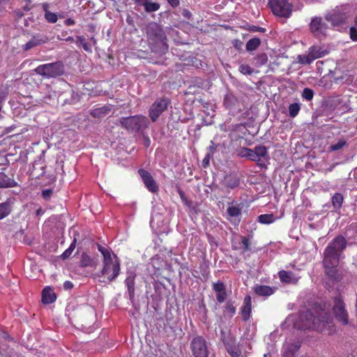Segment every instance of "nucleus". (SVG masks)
<instances>
[{
    "label": "nucleus",
    "instance_id": "bb28decb",
    "mask_svg": "<svg viewBox=\"0 0 357 357\" xmlns=\"http://www.w3.org/2000/svg\"><path fill=\"white\" fill-rule=\"evenodd\" d=\"M110 110L111 109L109 107L103 106L91 110L90 114L94 118L101 119L108 114Z\"/></svg>",
    "mask_w": 357,
    "mask_h": 357
},
{
    "label": "nucleus",
    "instance_id": "13d9d810",
    "mask_svg": "<svg viewBox=\"0 0 357 357\" xmlns=\"http://www.w3.org/2000/svg\"><path fill=\"white\" fill-rule=\"evenodd\" d=\"M250 30L253 31H259V32H264L265 31V29L264 28L260 27V26H254V25L250 28Z\"/></svg>",
    "mask_w": 357,
    "mask_h": 357
},
{
    "label": "nucleus",
    "instance_id": "4468645a",
    "mask_svg": "<svg viewBox=\"0 0 357 357\" xmlns=\"http://www.w3.org/2000/svg\"><path fill=\"white\" fill-rule=\"evenodd\" d=\"M328 29L327 24L321 17H315L312 19L310 29L314 37L322 39L326 36Z\"/></svg>",
    "mask_w": 357,
    "mask_h": 357
},
{
    "label": "nucleus",
    "instance_id": "ea45409f",
    "mask_svg": "<svg viewBox=\"0 0 357 357\" xmlns=\"http://www.w3.org/2000/svg\"><path fill=\"white\" fill-rule=\"evenodd\" d=\"M77 43H79L80 45L83 47V49L88 52H91V47L86 42V39L84 36H79L77 37Z\"/></svg>",
    "mask_w": 357,
    "mask_h": 357
},
{
    "label": "nucleus",
    "instance_id": "5701e85b",
    "mask_svg": "<svg viewBox=\"0 0 357 357\" xmlns=\"http://www.w3.org/2000/svg\"><path fill=\"white\" fill-rule=\"evenodd\" d=\"M56 300V295L54 289L50 287H46L42 291V301L44 304L53 303Z\"/></svg>",
    "mask_w": 357,
    "mask_h": 357
},
{
    "label": "nucleus",
    "instance_id": "20e7f679",
    "mask_svg": "<svg viewBox=\"0 0 357 357\" xmlns=\"http://www.w3.org/2000/svg\"><path fill=\"white\" fill-rule=\"evenodd\" d=\"M347 247V241L342 235L335 236L326 246L323 259L328 261H340L342 252Z\"/></svg>",
    "mask_w": 357,
    "mask_h": 357
},
{
    "label": "nucleus",
    "instance_id": "4d7b16f0",
    "mask_svg": "<svg viewBox=\"0 0 357 357\" xmlns=\"http://www.w3.org/2000/svg\"><path fill=\"white\" fill-rule=\"evenodd\" d=\"M73 287V284L70 281H66L63 283V288L66 290H70Z\"/></svg>",
    "mask_w": 357,
    "mask_h": 357
},
{
    "label": "nucleus",
    "instance_id": "393cba45",
    "mask_svg": "<svg viewBox=\"0 0 357 357\" xmlns=\"http://www.w3.org/2000/svg\"><path fill=\"white\" fill-rule=\"evenodd\" d=\"M136 275L130 273L125 280V284L128 288V291L130 300H133L135 298V281Z\"/></svg>",
    "mask_w": 357,
    "mask_h": 357
},
{
    "label": "nucleus",
    "instance_id": "ddd939ff",
    "mask_svg": "<svg viewBox=\"0 0 357 357\" xmlns=\"http://www.w3.org/2000/svg\"><path fill=\"white\" fill-rule=\"evenodd\" d=\"M332 310L340 323L344 326L349 324V314L345 308V303L340 297L334 298Z\"/></svg>",
    "mask_w": 357,
    "mask_h": 357
},
{
    "label": "nucleus",
    "instance_id": "6ab92c4d",
    "mask_svg": "<svg viewBox=\"0 0 357 357\" xmlns=\"http://www.w3.org/2000/svg\"><path fill=\"white\" fill-rule=\"evenodd\" d=\"M251 312L252 298L250 296L248 295L244 298L243 305L240 310V314L243 321H247L250 319Z\"/></svg>",
    "mask_w": 357,
    "mask_h": 357
},
{
    "label": "nucleus",
    "instance_id": "a211bd4d",
    "mask_svg": "<svg viewBox=\"0 0 357 357\" xmlns=\"http://www.w3.org/2000/svg\"><path fill=\"white\" fill-rule=\"evenodd\" d=\"M222 185L227 190L234 189L239 186L240 178L233 173L226 174L222 181Z\"/></svg>",
    "mask_w": 357,
    "mask_h": 357
},
{
    "label": "nucleus",
    "instance_id": "c03bdc74",
    "mask_svg": "<svg viewBox=\"0 0 357 357\" xmlns=\"http://www.w3.org/2000/svg\"><path fill=\"white\" fill-rule=\"evenodd\" d=\"M45 20L50 22V23H55L56 22L58 17L56 13L50 12V11H46L45 13Z\"/></svg>",
    "mask_w": 357,
    "mask_h": 357
},
{
    "label": "nucleus",
    "instance_id": "39448f33",
    "mask_svg": "<svg viewBox=\"0 0 357 357\" xmlns=\"http://www.w3.org/2000/svg\"><path fill=\"white\" fill-rule=\"evenodd\" d=\"M119 125L128 132H139L149 128L150 121L146 116L138 114L121 117Z\"/></svg>",
    "mask_w": 357,
    "mask_h": 357
},
{
    "label": "nucleus",
    "instance_id": "6e6552de",
    "mask_svg": "<svg viewBox=\"0 0 357 357\" xmlns=\"http://www.w3.org/2000/svg\"><path fill=\"white\" fill-rule=\"evenodd\" d=\"M190 348L193 357H208V344L202 335H197L192 339Z\"/></svg>",
    "mask_w": 357,
    "mask_h": 357
},
{
    "label": "nucleus",
    "instance_id": "423d86ee",
    "mask_svg": "<svg viewBox=\"0 0 357 357\" xmlns=\"http://www.w3.org/2000/svg\"><path fill=\"white\" fill-rule=\"evenodd\" d=\"M35 72L37 75L47 78L56 77L62 75L65 72L64 64L62 61H56L39 65Z\"/></svg>",
    "mask_w": 357,
    "mask_h": 357
},
{
    "label": "nucleus",
    "instance_id": "052dcab7",
    "mask_svg": "<svg viewBox=\"0 0 357 357\" xmlns=\"http://www.w3.org/2000/svg\"><path fill=\"white\" fill-rule=\"evenodd\" d=\"M282 357H296V356L286 349Z\"/></svg>",
    "mask_w": 357,
    "mask_h": 357
},
{
    "label": "nucleus",
    "instance_id": "774afa93",
    "mask_svg": "<svg viewBox=\"0 0 357 357\" xmlns=\"http://www.w3.org/2000/svg\"><path fill=\"white\" fill-rule=\"evenodd\" d=\"M146 144H147V146H148L149 145V144H150V140H149V138L147 139Z\"/></svg>",
    "mask_w": 357,
    "mask_h": 357
},
{
    "label": "nucleus",
    "instance_id": "c756f323",
    "mask_svg": "<svg viewBox=\"0 0 357 357\" xmlns=\"http://www.w3.org/2000/svg\"><path fill=\"white\" fill-rule=\"evenodd\" d=\"M344 202V197L340 192H336L331 198V202L333 208L336 210L342 208Z\"/></svg>",
    "mask_w": 357,
    "mask_h": 357
},
{
    "label": "nucleus",
    "instance_id": "09e8293b",
    "mask_svg": "<svg viewBox=\"0 0 357 357\" xmlns=\"http://www.w3.org/2000/svg\"><path fill=\"white\" fill-rule=\"evenodd\" d=\"M178 194L180 198L181 199V200L183 201V202L185 205H187V206H190V202L188 200L187 197H185V195L184 192L181 188L178 189Z\"/></svg>",
    "mask_w": 357,
    "mask_h": 357
},
{
    "label": "nucleus",
    "instance_id": "72a5a7b5",
    "mask_svg": "<svg viewBox=\"0 0 357 357\" xmlns=\"http://www.w3.org/2000/svg\"><path fill=\"white\" fill-rule=\"evenodd\" d=\"M11 211V206L9 202L0 203V220L6 218L10 214Z\"/></svg>",
    "mask_w": 357,
    "mask_h": 357
},
{
    "label": "nucleus",
    "instance_id": "f257e3e1",
    "mask_svg": "<svg viewBox=\"0 0 357 357\" xmlns=\"http://www.w3.org/2000/svg\"><path fill=\"white\" fill-rule=\"evenodd\" d=\"M307 323L305 328L313 329L320 333L331 335L335 332V326L333 318L324 310H314V312L307 311L305 315Z\"/></svg>",
    "mask_w": 357,
    "mask_h": 357
},
{
    "label": "nucleus",
    "instance_id": "e2e57ef3",
    "mask_svg": "<svg viewBox=\"0 0 357 357\" xmlns=\"http://www.w3.org/2000/svg\"><path fill=\"white\" fill-rule=\"evenodd\" d=\"M63 40L67 42H70V43H73L75 41L73 37H72V36H68V37L64 38Z\"/></svg>",
    "mask_w": 357,
    "mask_h": 357
},
{
    "label": "nucleus",
    "instance_id": "7c9ffc66",
    "mask_svg": "<svg viewBox=\"0 0 357 357\" xmlns=\"http://www.w3.org/2000/svg\"><path fill=\"white\" fill-rule=\"evenodd\" d=\"M225 317L231 318L236 314V307L231 301H228L226 303L225 310L223 311Z\"/></svg>",
    "mask_w": 357,
    "mask_h": 357
},
{
    "label": "nucleus",
    "instance_id": "cd10ccee",
    "mask_svg": "<svg viewBox=\"0 0 357 357\" xmlns=\"http://www.w3.org/2000/svg\"><path fill=\"white\" fill-rule=\"evenodd\" d=\"M238 103L237 98L232 93H227L224 98V105L228 109H233Z\"/></svg>",
    "mask_w": 357,
    "mask_h": 357
},
{
    "label": "nucleus",
    "instance_id": "aec40b11",
    "mask_svg": "<svg viewBox=\"0 0 357 357\" xmlns=\"http://www.w3.org/2000/svg\"><path fill=\"white\" fill-rule=\"evenodd\" d=\"M48 38L45 36H33L26 44L22 46L24 51H28L36 46L47 43Z\"/></svg>",
    "mask_w": 357,
    "mask_h": 357
},
{
    "label": "nucleus",
    "instance_id": "58836bf2",
    "mask_svg": "<svg viewBox=\"0 0 357 357\" xmlns=\"http://www.w3.org/2000/svg\"><path fill=\"white\" fill-rule=\"evenodd\" d=\"M254 150L255 151L257 157H258L259 161L261 160V158L265 157L268 154L266 147L262 145L256 146Z\"/></svg>",
    "mask_w": 357,
    "mask_h": 357
},
{
    "label": "nucleus",
    "instance_id": "b1692460",
    "mask_svg": "<svg viewBox=\"0 0 357 357\" xmlns=\"http://www.w3.org/2000/svg\"><path fill=\"white\" fill-rule=\"evenodd\" d=\"M278 277L283 283L296 284L298 282V279L295 277L294 273L291 271H280L278 272Z\"/></svg>",
    "mask_w": 357,
    "mask_h": 357
},
{
    "label": "nucleus",
    "instance_id": "f704fd0d",
    "mask_svg": "<svg viewBox=\"0 0 357 357\" xmlns=\"http://www.w3.org/2000/svg\"><path fill=\"white\" fill-rule=\"evenodd\" d=\"M275 218L273 214H262L258 216V221L261 224H271L274 222Z\"/></svg>",
    "mask_w": 357,
    "mask_h": 357
},
{
    "label": "nucleus",
    "instance_id": "f3484780",
    "mask_svg": "<svg viewBox=\"0 0 357 357\" xmlns=\"http://www.w3.org/2000/svg\"><path fill=\"white\" fill-rule=\"evenodd\" d=\"M340 261H328L323 259L322 264L324 268V273L328 278L333 280H337V269Z\"/></svg>",
    "mask_w": 357,
    "mask_h": 357
},
{
    "label": "nucleus",
    "instance_id": "8fccbe9b",
    "mask_svg": "<svg viewBox=\"0 0 357 357\" xmlns=\"http://www.w3.org/2000/svg\"><path fill=\"white\" fill-rule=\"evenodd\" d=\"M350 38L353 41H357V27L352 26L349 29Z\"/></svg>",
    "mask_w": 357,
    "mask_h": 357
},
{
    "label": "nucleus",
    "instance_id": "9d476101",
    "mask_svg": "<svg viewBox=\"0 0 357 357\" xmlns=\"http://www.w3.org/2000/svg\"><path fill=\"white\" fill-rule=\"evenodd\" d=\"M328 52L319 46L313 45L308 50L307 54H300L297 56L298 62L303 65L310 64L315 59L328 54Z\"/></svg>",
    "mask_w": 357,
    "mask_h": 357
},
{
    "label": "nucleus",
    "instance_id": "4be33fe9",
    "mask_svg": "<svg viewBox=\"0 0 357 357\" xmlns=\"http://www.w3.org/2000/svg\"><path fill=\"white\" fill-rule=\"evenodd\" d=\"M213 289L216 292V299L218 303H223L227 296L226 285L223 282L218 281L213 284Z\"/></svg>",
    "mask_w": 357,
    "mask_h": 357
},
{
    "label": "nucleus",
    "instance_id": "5fc2aeb1",
    "mask_svg": "<svg viewBox=\"0 0 357 357\" xmlns=\"http://www.w3.org/2000/svg\"><path fill=\"white\" fill-rule=\"evenodd\" d=\"M167 1L173 8H176L180 4L179 0H167Z\"/></svg>",
    "mask_w": 357,
    "mask_h": 357
},
{
    "label": "nucleus",
    "instance_id": "a878e982",
    "mask_svg": "<svg viewBox=\"0 0 357 357\" xmlns=\"http://www.w3.org/2000/svg\"><path fill=\"white\" fill-rule=\"evenodd\" d=\"M275 288L267 285H257L255 287L256 294L261 296H269L275 293Z\"/></svg>",
    "mask_w": 357,
    "mask_h": 357
},
{
    "label": "nucleus",
    "instance_id": "3c124183",
    "mask_svg": "<svg viewBox=\"0 0 357 357\" xmlns=\"http://www.w3.org/2000/svg\"><path fill=\"white\" fill-rule=\"evenodd\" d=\"M213 157L211 153H207L202 160V166L204 168H206L209 165L210 160Z\"/></svg>",
    "mask_w": 357,
    "mask_h": 357
},
{
    "label": "nucleus",
    "instance_id": "6e6d98bb",
    "mask_svg": "<svg viewBox=\"0 0 357 357\" xmlns=\"http://www.w3.org/2000/svg\"><path fill=\"white\" fill-rule=\"evenodd\" d=\"M215 149H216V146L215 144V143L211 141V145L209 146L208 147V153H211V155H213V153L215 151Z\"/></svg>",
    "mask_w": 357,
    "mask_h": 357
},
{
    "label": "nucleus",
    "instance_id": "bf43d9fd",
    "mask_svg": "<svg viewBox=\"0 0 357 357\" xmlns=\"http://www.w3.org/2000/svg\"><path fill=\"white\" fill-rule=\"evenodd\" d=\"M75 24V22L72 18H68L64 21V24L66 26H73Z\"/></svg>",
    "mask_w": 357,
    "mask_h": 357
},
{
    "label": "nucleus",
    "instance_id": "0eeeda50",
    "mask_svg": "<svg viewBox=\"0 0 357 357\" xmlns=\"http://www.w3.org/2000/svg\"><path fill=\"white\" fill-rule=\"evenodd\" d=\"M171 104V100L165 96L158 98L151 105L149 110V116L152 122L158 121L160 115L167 110Z\"/></svg>",
    "mask_w": 357,
    "mask_h": 357
},
{
    "label": "nucleus",
    "instance_id": "473e14b6",
    "mask_svg": "<svg viewBox=\"0 0 357 357\" xmlns=\"http://www.w3.org/2000/svg\"><path fill=\"white\" fill-rule=\"evenodd\" d=\"M268 61V56L266 53H261L254 57V64L257 67L264 66Z\"/></svg>",
    "mask_w": 357,
    "mask_h": 357
},
{
    "label": "nucleus",
    "instance_id": "338daca9",
    "mask_svg": "<svg viewBox=\"0 0 357 357\" xmlns=\"http://www.w3.org/2000/svg\"><path fill=\"white\" fill-rule=\"evenodd\" d=\"M127 22L128 24H131V22H132V20H130L129 18L127 19Z\"/></svg>",
    "mask_w": 357,
    "mask_h": 357
},
{
    "label": "nucleus",
    "instance_id": "69168bd1",
    "mask_svg": "<svg viewBox=\"0 0 357 357\" xmlns=\"http://www.w3.org/2000/svg\"><path fill=\"white\" fill-rule=\"evenodd\" d=\"M91 40L93 41V44H96V40L94 38V37L91 38Z\"/></svg>",
    "mask_w": 357,
    "mask_h": 357
},
{
    "label": "nucleus",
    "instance_id": "864d4df0",
    "mask_svg": "<svg viewBox=\"0 0 357 357\" xmlns=\"http://www.w3.org/2000/svg\"><path fill=\"white\" fill-rule=\"evenodd\" d=\"M52 194L53 190L52 189H45L42 191V196L45 200L50 199Z\"/></svg>",
    "mask_w": 357,
    "mask_h": 357
},
{
    "label": "nucleus",
    "instance_id": "79ce46f5",
    "mask_svg": "<svg viewBox=\"0 0 357 357\" xmlns=\"http://www.w3.org/2000/svg\"><path fill=\"white\" fill-rule=\"evenodd\" d=\"M300 348L301 343L299 342H296L287 344L286 349L296 356V354L298 352Z\"/></svg>",
    "mask_w": 357,
    "mask_h": 357
},
{
    "label": "nucleus",
    "instance_id": "4c0bfd02",
    "mask_svg": "<svg viewBox=\"0 0 357 357\" xmlns=\"http://www.w3.org/2000/svg\"><path fill=\"white\" fill-rule=\"evenodd\" d=\"M227 213L230 217L236 218L241 215V208H240L238 206L229 204L227 209Z\"/></svg>",
    "mask_w": 357,
    "mask_h": 357
},
{
    "label": "nucleus",
    "instance_id": "7ed1b4c3",
    "mask_svg": "<svg viewBox=\"0 0 357 357\" xmlns=\"http://www.w3.org/2000/svg\"><path fill=\"white\" fill-rule=\"evenodd\" d=\"M146 34L153 52L162 55L167 52V36L160 24L154 22L149 23L146 28Z\"/></svg>",
    "mask_w": 357,
    "mask_h": 357
},
{
    "label": "nucleus",
    "instance_id": "1a4fd4ad",
    "mask_svg": "<svg viewBox=\"0 0 357 357\" xmlns=\"http://www.w3.org/2000/svg\"><path fill=\"white\" fill-rule=\"evenodd\" d=\"M349 17V8L346 6H337L328 13L325 18L334 26H338L345 23Z\"/></svg>",
    "mask_w": 357,
    "mask_h": 357
},
{
    "label": "nucleus",
    "instance_id": "680f3d73",
    "mask_svg": "<svg viewBox=\"0 0 357 357\" xmlns=\"http://www.w3.org/2000/svg\"><path fill=\"white\" fill-rule=\"evenodd\" d=\"M43 213H44V211H43L41 208H39L36 211V215L37 216H39V215H40L43 214Z\"/></svg>",
    "mask_w": 357,
    "mask_h": 357
},
{
    "label": "nucleus",
    "instance_id": "2eb2a0df",
    "mask_svg": "<svg viewBox=\"0 0 357 357\" xmlns=\"http://www.w3.org/2000/svg\"><path fill=\"white\" fill-rule=\"evenodd\" d=\"M18 185V183L15 179L14 174L11 173L6 167L1 168L0 171V188H11Z\"/></svg>",
    "mask_w": 357,
    "mask_h": 357
},
{
    "label": "nucleus",
    "instance_id": "c85d7f7f",
    "mask_svg": "<svg viewBox=\"0 0 357 357\" xmlns=\"http://www.w3.org/2000/svg\"><path fill=\"white\" fill-rule=\"evenodd\" d=\"M79 266L83 268L93 267L96 266V263L88 254L83 252L79 261Z\"/></svg>",
    "mask_w": 357,
    "mask_h": 357
},
{
    "label": "nucleus",
    "instance_id": "a19ab883",
    "mask_svg": "<svg viewBox=\"0 0 357 357\" xmlns=\"http://www.w3.org/2000/svg\"><path fill=\"white\" fill-rule=\"evenodd\" d=\"M300 109L301 106L298 103L294 102L290 104L289 106V116L293 118L296 117L298 114Z\"/></svg>",
    "mask_w": 357,
    "mask_h": 357
},
{
    "label": "nucleus",
    "instance_id": "37998d69",
    "mask_svg": "<svg viewBox=\"0 0 357 357\" xmlns=\"http://www.w3.org/2000/svg\"><path fill=\"white\" fill-rule=\"evenodd\" d=\"M302 97L306 100H312L314 97V91L310 88H305L302 93Z\"/></svg>",
    "mask_w": 357,
    "mask_h": 357
},
{
    "label": "nucleus",
    "instance_id": "dca6fc26",
    "mask_svg": "<svg viewBox=\"0 0 357 357\" xmlns=\"http://www.w3.org/2000/svg\"><path fill=\"white\" fill-rule=\"evenodd\" d=\"M138 173L142 178L145 186L150 192L155 193L158 191V185L148 171L140 169H139Z\"/></svg>",
    "mask_w": 357,
    "mask_h": 357
},
{
    "label": "nucleus",
    "instance_id": "2f4dec72",
    "mask_svg": "<svg viewBox=\"0 0 357 357\" xmlns=\"http://www.w3.org/2000/svg\"><path fill=\"white\" fill-rule=\"evenodd\" d=\"M261 45V40L259 38H252L250 39L245 45L248 52L256 50Z\"/></svg>",
    "mask_w": 357,
    "mask_h": 357
},
{
    "label": "nucleus",
    "instance_id": "c9c22d12",
    "mask_svg": "<svg viewBox=\"0 0 357 357\" xmlns=\"http://www.w3.org/2000/svg\"><path fill=\"white\" fill-rule=\"evenodd\" d=\"M241 154L252 161H259L258 157H257L255 150L250 149L249 148H243L242 149Z\"/></svg>",
    "mask_w": 357,
    "mask_h": 357
},
{
    "label": "nucleus",
    "instance_id": "e433bc0d",
    "mask_svg": "<svg viewBox=\"0 0 357 357\" xmlns=\"http://www.w3.org/2000/svg\"><path fill=\"white\" fill-rule=\"evenodd\" d=\"M76 245H77V240H76V238H74V240L73 241V242L70 245L69 248L68 249H66L62 253V255H61V258L62 259H68L70 257V255H72V253L74 251V250L75 249Z\"/></svg>",
    "mask_w": 357,
    "mask_h": 357
},
{
    "label": "nucleus",
    "instance_id": "603ef678",
    "mask_svg": "<svg viewBox=\"0 0 357 357\" xmlns=\"http://www.w3.org/2000/svg\"><path fill=\"white\" fill-rule=\"evenodd\" d=\"M181 15L185 20H191L192 19V14L188 9L183 8L181 10Z\"/></svg>",
    "mask_w": 357,
    "mask_h": 357
},
{
    "label": "nucleus",
    "instance_id": "412c9836",
    "mask_svg": "<svg viewBox=\"0 0 357 357\" xmlns=\"http://www.w3.org/2000/svg\"><path fill=\"white\" fill-rule=\"evenodd\" d=\"M134 3L137 6H143L146 13L158 11L160 5L158 2H153L151 0H133Z\"/></svg>",
    "mask_w": 357,
    "mask_h": 357
},
{
    "label": "nucleus",
    "instance_id": "de8ad7c7",
    "mask_svg": "<svg viewBox=\"0 0 357 357\" xmlns=\"http://www.w3.org/2000/svg\"><path fill=\"white\" fill-rule=\"evenodd\" d=\"M241 243L243 245L244 251L250 250V240L247 237L243 236L241 238Z\"/></svg>",
    "mask_w": 357,
    "mask_h": 357
},
{
    "label": "nucleus",
    "instance_id": "f03ea898",
    "mask_svg": "<svg viewBox=\"0 0 357 357\" xmlns=\"http://www.w3.org/2000/svg\"><path fill=\"white\" fill-rule=\"evenodd\" d=\"M97 248L102 256V268L100 273L106 279L102 282H112L120 274L121 261L110 248L104 247L100 244L97 245Z\"/></svg>",
    "mask_w": 357,
    "mask_h": 357
},
{
    "label": "nucleus",
    "instance_id": "49530a36",
    "mask_svg": "<svg viewBox=\"0 0 357 357\" xmlns=\"http://www.w3.org/2000/svg\"><path fill=\"white\" fill-rule=\"evenodd\" d=\"M239 71L243 75H251L253 73L252 68L248 64H241L239 66Z\"/></svg>",
    "mask_w": 357,
    "mask_h": 357
},
{
    "label": "nucleus",
    "instance_id": "a18cd8bd",
    "mask_svg": "<svg viewBox=\"0 0 357 357\" xmlns=\"http://www.w3.org/2000/svg\"><path fill=\"white\" fill-rule=\"evenodd\" d=\"M346 144H347V142L345 140L340 139L338 141L337 143L331 144L330 146L329 149L331 151H336L341 149L343 146H344L346 145Z\"/></svg>",
    "mask_w": 357,
    "mask_h": 357
},
{
    "label": "nucleus",
    "instance_id": "0e129e2a",
    "mask_svg": "<svg viewBox=\"0 0 357 357\" xmlns=\"http://www.w3.org/2000/svg\"><path fill=\"white\" fill-rule=\"evenodd\" d=\"M270 356H271L270 353H266V354H264V357H270Z\"/></svg>",
    "mask_w": 357,
    "mask_h": 357
},
{
    "label": "nucleus",
    "instance_id": "9b49d317",
    "mask_svg": "<svg viewBox=\"0 0 357 357\" xmlns=\"http://www.w3.org/2000/svg\"><path fill=\"white\" fill-rule=\"evenodd\" d=\"M273 13L277 16L287 18L292 12V5L287 0H269Z\"/></svg>",
    "mask_w": 357,
    "mask_h": 357
},
{
    "label": "nucleus",
    "instance_id": "f8f14e48",
    "mask_svg": "<svg viewBox=\"0 0 357 357\" xmlns=\"http://www.w3.org/2000/svg\"><path fill=\"white\" fill-rule=\"evenodd\" d=\"M221 340L229 355L231 357H239L241 354V351L239 345L236 343L235 337L230 333L221 331Z\"/></svg>",
    "mask_w": 357,
    "mask_h": 357
}]
</instances>
